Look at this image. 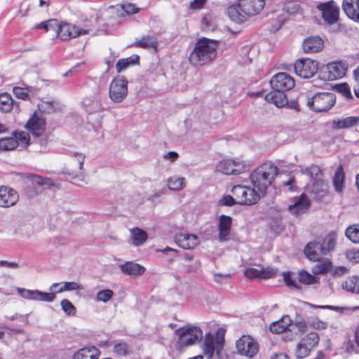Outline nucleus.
I'll use <instances>...</instances> for the list:
<instances>
[{"mask_svg": "<svg viewBox=\"0 0 359 359\" xmlns=\"http://www.w3.org/2000/svg\"><path fill=\"white\" fill-rule=\"evenodd\" d=\"M168 187L171 190H180L185 187V178L170 177L168 180Z\"/></svg>", "mask_w": 359, "mask_h": 359, "instance_id": "c03bdc74", "label": "nucleus"}, {"mask_svg": "<svg viewBox=\"0 0 359 359\" xmlns=\"http://www.w3.org/2000/svg\"><path fill=\"white\" fill-rule=\"evenodd\" d=\"M122 8L127 14H135L140 11V8L133 4H125L122 6Z\"/></svg>", "mask_w": 359, "mask_h": 359, "instance_id": "0e129e2a", "label": "nucleus"}, {"mask_svg": "<svg viewBox=\"0 0 359 359\" xmlns=\"http://www.w3.org/2000/svg\"><path fill=\"white\" fill-rule=\"evenodd\" d=\"M238 203L236 197H232L230 195L224 196L219 201V205L225 206H232L233 205Z\"/></svg>", "mask_w": 359, "mask_h": 359, "instance_id": "052dcab7", "label": "nucleus"}, {"mask_svg": "<svg viewBox=\"0 0 359 359\" xmlns=\"http://www.w3.org/2000/svg\"><path fill=\"white\" fill-rule=\"evenodd\" d=\"M83 104L87 107L86 110L90 112L97 110L100 106L97 97H93L92 100L89 97H86L83 99Z\"/></svg>", "mask_w": 359, "mask_h": 359, "instance_id": "de8ad7c7", "label": "nucleus"}, {"mask_svg": "<svg viewBox=\"0 0 359 359\" xmlns=\"http://www.w3.org/2000/svg\"><path fill=\"white\" fill-rule=\"evenodd\" d=\"M285 93V91L273 90L266 95L265 100L277 107H283L288 104V100Z\"/></svg>", "mask_w": 359, "mask_h": 359, "instance_id": "b1692460", "label": "nucleus"}, {"mask_svg": "<svg viewBox=\"0 0 359 359\" xmlns=\"http://www.w3.org/2000/svg\"><path fill=\"white\" fill-rule=\"evenodd\" d=\"M347 257L355 263L359 262V250H351L347 253Z\"/></svg>", "mask_w": 359, "mask_h": 359, "instance_id": "774afa93", "label": "nucleus"}, {"mask_svg": "<svg viewBox=\"0 0 359 359\" xmlns=\"http://www.w3.org/2000/svg\"><path fill=\"white\" fill-rule=\"evenodd\" d=\"M119 267L123 273L133 276H142L146 271L143 266L133 262H126Z\"/></svg>", "mask_w": 359, "mask_h": 359, "instance_id": "c85d7f7f", "label": "nucleus"}, {"mask_svg": "<svg viewBox=\"0 0 359 359\" xmlns=\"http://www.w3.org/2000/svg\"><path fill=\"white\" fill-rule=\"evenodd\" d=\"M294 203L288 206V211L293 215L299 217L305 213L310 207V201L306 194L294 198Z\"/></svg>", "mask_w": 359, "mask_h": 359, "instance_id": "6ab92c4d", "label": "nucleus"}, {"mask_svg": "<svg viewBox=\"0 0 359 359\" xmlns=\"http://www.w3.org/2000/svg\"><path fill=\"white\" fill-rule=\"evenodd\" d=\"M318 341L319 337L317 333H309L297 344L296 356L300 359L307 357L311 349L318 344Z\"/></svg>", "mask_w": 359, "mask_h": 359, "instance_id": "f8f14e48", "label": "nucleus"}, {"mask_svg": "<svg viewBox=\"0 0 359 359\" xmlns=\"http://www.w3.org/2000/svg\"><path fill=\"white\" fill-rule=\"evenodd\" d=\"M236 346L240 355L249 358H252L257 355L259 348L258 343L248 335H243L238 339Z\"/></svg>", "mask_w": 359, "mask_h": 359, "instance_id": "1a4fd4ad", "label": "nucleus"}, {"mask_svg": "<svg viewBox=\"0 0 359 359\" xmlns=\"http://www.w3.org/2000/svg\"><path fill=\"white\" fill-rule=\"evenodd\" d=\"M202 26H203V28L207 31H213L217 27V25H216L215 21L213 20L212 18L210 15H205L203 18Z\"/></svg>", "mask_w": 359, "mask_h": 359, "instance_id": "864d4df0", "label": "nucleus"}, {"mask_svg": "<svg viewBox=\"0 0 359 359\" xmlns=\"http://www.w3.org/2000/svg\"><path fill=\"white\" fill-rule=\"evenodd\" d=\"M158 44L157 38L154 35H147L134 42L133 46L142 48H156Z\"/></svg>", "mask_w": 359, "mask_h": 359, "instance_id": "473e14b6", "label": "nucleus"}, {"mask_svg": "<svg viewBox=\"0 0 359 359\" xmlns=\"http://www.w3.org/2000/svg\"><path fill=\"white\" fill-rule=\"evenodd\" d=\"M177 332L179 334V343L182 346L196 344L203 338V332L197 326L183 327Z\"/></svg>", "mask_w": 359, "mask_h": 359, "instance_id": "39448f33", "label": "nucleus"}, {"mask_svg": "<svg viewBox=\"0 0 359 359\" xmlns=\"http://www.w3.org/2000/svg\"><path fill=\"white\" fill-rule=\"evenodd\" d=\"M13 100L11 95L8 93L0 94V111L9 112L13 109Z\"/></svg>", "mask_w": 359, "mask_h": 359, "instance_id": "ea45409f", "label": "nucleus"}, {"mask_svg": "<svg viewBox=\"0 0 359 359\" xmlns=\"http://www.w3.org/2000/svg\"><path fill=\"white\" fill-rule=\"evenodd\" d=\"M240 6L243 8L244 13L248 18L259 13L264 8V0H238Z\"/></svg>", "mask_w": 359, "mask_h": 359, "instance_id": "aec40b11", "label": "nucleus"}, {"mask_svg": "<svg viewBox=\"0 0 359 359\" xmlns=\"http://www.w3.org/2000/svg\"><path fill=\"white\" fill-rule=\"evenodd\" d=\"M291 323L292 320L289 316H283L280 320L270 325V331L274 334H280L291 325Z\"/></svg>", "mask_w": 359, "mask_h": 359, "instance_id": "2f4dec72", "label": "nucleus"}, {"mask_svg": "<svg viewBox=\"0 0 359 359\" xmlns=\"http://www.w3.org/2000/svg\"><path fill=\"white\" fill-rule=\"evenodd\" d=\"M337 90L348 99H352L353 96L351 92V88L346 83L339 84L336 86Z\"/></svg>", "mask_w": 359, "mask_h": 359, "instance_id": "13d9d810", "label": "nucleus"}, {"mask_svg": "<svg viewBox=\"0 0 359 359\" xmlns=\"http://www.w3.org/2000/svg\"><path fill=\"white\" fill-rule=\"evenodd\" d=\"M46 121L41 109L39 111H35L25 126V128L29 131L33 136L36 137L42 135L46 130Z\"/></svg>", "mask_w": 359, "mask_h": 359, "instance_id": "9b49d317", "label": "nucleus"}, {"mask_svg": "<svg viewBox=\"0 0 359 359\" xmlns=\"http://www.w3.org/2000/svg\"><path fill=\"white\" fill-rule=\"evenodd\" d=\"M114 295V292L111 290L106 289L100 290L97 293L96 300L97 302H107Z\"/></svg>", "mask_w": 359, "mask_h": 359, "instance_id": "603ef678", "label": "nucleus"}, {"mask_svg": "<svg viewBox=\"0 0 359 359\" xmlns=\"http://www.w3.org/2000/svg\"><path fill=\"white\" fill-rule=\"evenodd\" d=\"M114 351L118 355H126L128 352V346L124 343L116 344L114 347Z\"/></svg>", "mask_w": 359, "mask_h": 359, "instance_id": "bf43d9fd", "label": "nucleus"}, {"mask_svg": "<svg viewBox=\"0 0 359 359\" xmlns=\"http://www.w3.org/2000/svg\"><path fill=\"white\" fill-rule=\"evenodd\" d=\"M218 41L208 38L199 39L189 55L191 64L202 66L212 61L217 56Z\"/></svg>", "mask_w": 359, "mask_h": 359, "instance_id": "f257e3e1", "label": "nucleus"}, {"mask_svg": "<svg viewBox=\"0 0 359 359\" xmlns=\"http://www.w3.org/2000/svg\"><path fill=\"white\" fill-rule=\"evenodd\" d=\"M273 90L288 91L295 85L292 76L285 72H280L274 75L270 81Z\"/></svg>", "mask_w": 359, "mask_h": 359, "instance_id": "2eb2a0df", "label": "nucleus"}, {"mask_svg": "<svg viewBox=\"0 0 359 359\" xmlns=\"http://www.w3.org/2000/svg\"><path fill=\"white\" fill-rule=\"evenodd\" d=\"M222 348L223 344L222 341L218 339H215L210 334H207L205 336V339L203 344V351L205 356L208 359H211L215 352L219 355Z\"/></svg>", "mask_w": 359, "mask_h": 359, "instance_id": "f3484780", "label": "nucleus"}, {"mask_svg": "<svg viewBox=\"0 0 359 359\" xmlns=\"http://www.w3.org/2000/svg\"><path fill=\"white\" fill-rule=\"evenodd\" d=\"M296 74L303 79L313 77L318 70V62L309 58H302L294 65Z\"/></svg>", "mask_w": 359, "mask_h": 359, "instance_id": "0eeeda50", "label": "nucleus"}, {"mask_svg": "<svg viewBox=\"0 0 359 359\" xmlns=\"http://www.w3.org/2000/svg\"><path fill=\"white\" fill-rule=\"evenodd\" d=\"M342 288L353 294H359V277H348L343 283Z\"/></svg>", "mask_w": 359, "mask_h": 359, "instance_id": "4c0bfd02", "label": "nucleus"}, {"mask_svg": "<svg viewBox=\"0 0 359 359\" xmlns=\"http://www.w3.org/2000/svg\"><path fill=\"white\" fill-rule=\"evenodd\" d=\"M55 32L62 41H69L71 39L89 33L88 29H81L74 25L67 22L59 24L57 20V28L55 29Z\"/></svg>", "mask_w": 359, "mask_h": 359, "instance_id": "6e6552de", "label": "nucleus"}, {"mask_svg": "<svg viewBox=\"0 0 359 359\" xmlns=\"http://www.w3.org/2000/svg\"><path fill=\"white\" fill-rule=\"evenodd\" d=\"M128 95V81L123 77L114 78L109 86V97L114 102H122Z\"/></svg>", "mask_w": 359, "mask_h": 359, "instance_id": "9d476101", "label": "nucleus"}, {"mask_svg": "<svg viewBox=\"0 0 359 359\" xmlns=\"http://www.w3.org/2000/svg\"><path fill=\"white\" fill-rule=\"evenodd\" d=\"M243 12V8L240 6L238 0L237 3L230 6L227 8V14L229 18L236 23H243L248 20V17L247 14Z\"/></svg>", "mask_w": 359, "mask_h": 359, "instance_id": "5701e85b", "label": "nucleus"}, {"mask_svg": "<svg viewBox=\"0 0 359 359\" xmlns=\"http://www.w3.org/2000/svg\"><path fill=\"white\" fill-rule=\"evenodd\" d=\"M18 294L25 299L34 301H41L45 302H53L55 298V292H46L39 290H27L18 287Z\"/></svg>", "mask_w": 359, "mask_h": 359, "instance_id": "ddd939ff", "label": "nucleus"}, {"mask_svg": "<svg viewBox=\"0 0 359 359\" xmlns=\"http://www.w3.org/2000/svg\"><path fill=\"white\" fill-rule=\"evenodd\" d=\"M18 146V142L14 136L0 138V150L9 151L15 149Z\"/></svg>", "mask_w": 359, "mask_h": 359, "instance_id": "a19ab883", "label": "nucleus"}, {"mask_svg": "<svg viewBox=\"0 0 359 359\" xmlns=\"http://www.w3.org/2000/svg\"><path fill=\"white\" fill-rule=\"evenodd\" d=\"M318 262L312 267V273L315 275L325 274L330 271L332 268V264L328 259H325Z\"/></svg>", "mask_w": 359, "mask_h": 359, "instance_id": "c9c22d12", "label": "nucleus"}, {"mask_svg": "<svg viewBox=\"0 0 359 359\" xmlns=\"http://www.w3.org/2000/svg\"><path fill=\"white\" fill-rule=\"evenodd\" d=\"M318 308H320L323 309H330L334 311H337L338 313H344L345 311H349L351 309L348 307H344V306H332V305H325V306H318Z\"/></svg>", "mask_w": 359, "mask_h": 359, "instance_id": "e2e57ef3", "label": "nucleus"}, {"mask_svg": "<svg viewBox=\"0 0 359 359\" xmlns=\"http://www.w3.org/2000/svg\"><path fill=\"white\" fill-rule=\"evenodd\" d=\"M19 201L18 192L8 187H0V206L9 208L13 206Z\"/></svg>", "mask_w": 359, "mask_h": 359, "instance_id": "a211bd4d", "label": "nucleus"}, {"mask_svg": "<svg viewBox=\"0 0 359 359\" xmlns=\"http://www.w3.org/2000/svg\"><path fill=\"white\" fill-rule=\"evenodd\" d=\"M304 173L309 175L313 180V185H322L323 184V172L319 166L316 165H312L311 167L306 168Z\"/></svg>", "mask_w": 359, "mask_h": 359, "instance_id": "f704fd0d", "label": "nucleus"}, {"mask_svg": "<svg viewBox=\"0 0 359 359\" xmlns=\"http://www.w3.org/2000/svg\"><path fill=\"white\" fill-rule=\"evenodd\" d=\"M345 174L344 172V168L341 165H340L336 170L334 173V176L333 177V185L336 191L341 192L344 189V182Z\"/></svg>", "mask_w": 359, "mask_h": 359, "instance_id": "58836bf2", "label": "nucleus"}, {"mask_svg": "<svg viewBox=\"0 0 359 359\" xmlns=\"http://www.w3.org/2000/svg\"><path fill=\"white\" fill-rule=\"evenodd\" d=\"M140 62V56L138 55H133L130 57L120 59L116 65V68L118 73L125 71L130 66L137 65Z\"/></svg>", "mask_w": 359, "mask_h": 359, "instance_id": "72a5a7b5", "label": "nucleus"}, {"mask_svg": "<svg viewBox=\"0 0 359 359\" xmlns=\"http://www.w3.org/2000/svg\"><path fill=\"white\" fill-rule=\"evenodd\" d=\"M64 286L60 287L56 292L61 293L65 291H72L80 290L82 287L76 282H64Z\"/></svg>", "mask_w": 359, "mask_h": 359, "instance_id": "4d7b16f0", "label": "nucleus"}, {"mask_svg": "<svg viewBox=\"0 0 359 359\" xmlns=\"http://www.w3.org/2000/svg\"><path fill=\"white\" fill-rule=\"evenodd\" d=\"M304 254L306 257L313 262L318 261L320 257L323 255V250L319 242L311 241L306 244L304 248Z\"/></svg>", "mask_w": 359, "mask_h": 359, "instance_id": "bb28decb", "label": "nucleus"}, {"mask_svg": "<svg viewBox=\"0 0 359 359\" xmlns=\"http://www.w3.org/2000/svg\"><path fill=\"white\" fill-rule=\"evenodd\" d=\"M260 272V278L262 279H269L271 278H274L277 273L278 269L273 267H266L262 268L259 270Z\"/></svg>", "mask_w": 359, "mask_h": 359, "instance_id": "5fc2aeb1", "label": "nucleus"}, {"mask_svg": "<svg viewBox=\"0 0 359 359\" xmlns=\"http://www.w3.org/2000/svg\"><path fill=\"white\" fill-rule=\"evenodd\" d=\"M245 165L243 162L232 159L222 160L217 165V170L225 175H238L244 172Z\"/></svg>", "mask_w": 359, "mask_h": 359, "instance_id": "dca6fc26", "label": "nucleus"}, {"mask_svg": "<svg viewBox=\"0 0 359 359\" xmlns=\"http://www.w3.org/2000/svg\"><path fill=\"white\" fill-rule=\"evenodd\" d=\"M100 351L95 346L85 347L77 351L73 359H98Z\"/></svg>", "mask_w": 359, "mask_h": 359, "instance_id": "7c9ffc66", "label": "nucleus"}, {"mask_svg": "<svg viewBox=\"0 0 359 359\" xmlns=\"http://www.w3.org/2000/svg\"><path fill=\"white\" fill-rule=\"evenodd\" d=\"M13 93L18 99H21L23 100H29V88H21V87H14L13 89Z\"/></svg>", "mask_w": 359, "mask_h": 359, "instance_id": "09e8293b", "label": "nucleus"}, {"mask_svg": "<svg viewBox=\"0 0 359 359\" xmlns=\"http://www.w3.org/2000/svg\"><path fill=\"white\" fill-rule=\"evenodd\" d=\"M346 236L354 243H359V224L348 226L345 232Z\"/></svg>", "mask_w": 359, "mask_h": 359, "instance_id": "79ce46f5", "label": "nucleus"}, {"mask_svg": "<svg viewBox=\"0 0 359 359\" xmlns=\"http://www.w3.org/2000/svg\"><path fill=\"white\" fill-rule=\"evenodd\" d=\"M245 275L250 279L260 278L259 269L255 268H248L245 271Z\"/></svg>", "mask_w": 359, "mask_h": 359, "instance_id": "680f3d73", "label": "nucleus"}, {"mask_svg": "<svg viewBox=\"0 0 359 359\" xmlns=\"http://www.w3.org/2000/svg\"><path fill=\"white\" fill-rule=\"evenodd\" d=\"M60 304L62 310L67 315L71 316L75 314L76 308L69 300L64 299L61 301Z\"/></svg>", "mask_w": 359, "mask_h": 359, "instance_id": "6e6d98bb", "label": "nucleus"}, {"mask_svg": "<svg viewBox=\"0 0 359 359\" xmlns=\"http://www.w3.org/2000/svg\"><path fill=\"white\" fill-rule=\"evenodd\" d=\"M298 278L299 281L304 285H311L319 282L318 278L310 274L305 270L299 271Z\"/></svg>", "mask_w": 359, "mask_h": 359, "instance_id": "37998d69", "label": "nucleus"}, {"mask_svg": "<svg viewBox=\"0 0 359 359\" xmlns=\"http://www.w3.org/2000/svg\"><path fill=\"white\" fill-rule=\"evenodd\" d=\"M345 65L339 62H332L323 66L319 71V76L325 81H334L342 78L346 74Z\"/></svg>", "mask_w": 359, "mask_h": 359, "instance_id": "423d86ee", "label": "nucleus"}, {"mask_svg": "<svg viewBox=\"0 0 359 359\" xmlns=\"http://www.w3.org/2000/svg\"><path fill=\"white\" fill-rule=\"evenodd\" d=\"M322 12V18L329 25H334L339 20V9L334 1L322 3L317 6Z\"/></svg>", "mask_w": 359, "mask_h": 359, "instance_id": "4468645a", "label": "nucleus"}, {"mask_svg": "<svg viewBox=\"0 0 359 359\" xmlns=\"http://www.w3.org/2000/svg\"><path fill=\"white\" fill-rule=\"evenodd\" d=\"M132 243L135 246L142 245L147 239L148 236L145 231L140 228H133L130 231Z\"/></svg>", "mask_w": 359, "mask_h": 359, "instance_id": "e433bc0d", "label": "nucleus"}, {"mask_svg": "<svg viewBox=\"0 0 359 359\" xmlns=\"http://www.w3.org/2000/svg\"><path fill=\"white\" fill-rule=\"evenodd\" d=\"M342 9L348 18L359 22V0H343Z\"/></svg>", "mask_w": 359, "mask_h": 359, "instance_id": "4be33fe9", "label": "nucleus"}, {"mask_svg": "<svg viewBox=\"0 0 359 359\" xmlns=\"http://www.w3.org/2000/svg\"><path fill=\"white\" fill-rule=\"evenodd\" d=\"M41 107L43 111H46L48 113L60 110L61 108L60 104L54 100L43 102Z\"/></svg>", "mask_w": 359, "mask_h": 359, "instance_id": "3c124183", "label": "nucleus"}, {"mask_svg": "<svg viewBox=\"0 0 359 359\" xmlns=\"http://www.w3.org/2000/svg\"><path fill=\"white\" fill-rule=\"evenodd\" d=\"M359 126V116H348L342 119H334L333 129H346Z\"/></svg>", "mask_w": 359, "mask_h": 359, "instance_id": "c756f323", "label": "nucleus"}, {"mask_svg": "<svg viewBox=\"0 0 359 359\" xmlns=\"http://www.w3.org/2000/svg\"><path fill=\"white\" fill-rule=\"evenodd\" d=\"M336 102V95L332 93H318L308 98L307 106L314 111L321 112L330 110Z\"/></svg>", "mask_w": 359, "mask_h": 359, "instance_id": "20e7f679", "label": "nucleus"}, {"mask_svg": "<svg viewBox=\"0 0 359 359\" xmlns=\"http://www.w3.org/2000/svg\"><path fill=\"white\" fill-rule=\"evenodd\" d=\"M337 242V234L334 231L330 232L320 243L323 255H327L334 250Z\"/></svg>", "mask_w": 359, "mask_h": 359, "instance_id": "cd10ccee", "label": "nucleus"}, {"mask_svg": "<svg viewBox=\"0 0 359 359\" xmlns=\"http://www.w3.org/2000/svg\"><path fill=\"white\" fill-rule=\"evenodd\" d=\"M255 189V187L251 188L238 184L232 188L231 192L236 197L238 204L251 205L257 203L262 196Z\"/></svg>", "mask_w": 359, "mask_h": 359, "instance_id": "7ed1b4c3", "label": "nucleus"}, {"mask_svg": "<svg viewBox=\"0 0 359 359\" xmlns=\"http://www.w3.org/2000/svg\"><path fill=\"white\" fill-rule=\"evenodd\" d=\"M278 172V167L274 163L269 161L253 170L250 175V180L253 187L264 196L266 193L268 187L271 185Z\"/></svg>", "mask_w": 359, "mask_h": 359, "instance_id": "f03ea898", "label": "nucleus"}, {"mask_svg": "<svg viewBox=\"0 0 359 359\" xmlns=\"http://www.w3.org/2000/svg\"><path fill=\"white\" fill-rule=\"evenodd\" d=\"M324 46L323 41L319 36H311L306 39L302 48L306 53H314L320 51Z\"/></svg>", "mask_w": 359, "mask_h": 359, "instance_id": "393cba45", "label": "nucleus"}, {"mask_svg": "<svg viewBox=\"0 0 359 359\" xmlns=\"http://www.w3.org/2000/svg\"><path fill=\"white\" fill-rule=\"evenodd\" d=\"M175 239L176 243L184 249H192L198 243V237L194 234L180 233Z\"/></svg>", "mask_w": 359, "mask_h": 359, "instance_id": "412c9836", "label": "nucleus"}, {"mask_svg": "<svg viewBox=\"0 0 359 359\" xmlns=\"http://www.w3.org/2000/svg\"><path fill=\"white\" fill-rule=\"evenodd\" d=\"M13 135L18 140V144L20 143L25 144L26 147L29 144L30 136L28 133L25 131H14Z\"/></svg>", "mask_w": 359, "mask_h": 359, "instance_id": "49530a36", "label": "nucleus"}, {"mask_svg": "<svg viewBox=\"0 0 359 359\" xmlns=\"http://www.w3.org/2000/svg\"><path fill=\"white\" fill-rule=\"evenodd\" d=\"M284 281L287 286L296 287V281L291 278V273L290 271H285L283 273Z\"/></svg>", "mask_w": 359, "mask_h": 359, "instance_id": "338daca9", "label": "nucleus"}, {"mask_svg": "<svg viewBox=\"0 0 359 359\" xmlns=\"http://www.w3.org/2000/svg\"><path fill=\"white\" fill-rule=\"evenodd\" d=\"M36 29H43L46 32L50 29H53L57 28V20L56 19H50L46 21L41 22L37 24L35 26Z\"/></svg>", "mask_w": 359, "mask_h": 359, "instance_id": "8fccbe9b", "label": "nucleus"}, {"mask_svg": "<svg viewBox=\"0 0 359 359\" xmlns=\"http://www.w3.org/2000/svg\"><path fill=\"white\" fill-rule=\"evenodd\" d=\"M232 224V218L226 215H221L219 217V235L218 238L220 241L228 240V236L230 234Z\"/></svg>", "mask_w": 359, "mask_h": 359, "instance_id": "a878e982", "label": "nucleus"}, {"mask_svg": "<svg viewBox=\"0 0 359 359\" xmlns=\"http://www.w3.org/2000/svg\"><path fill=\"white\" fill-rule=\"evenodd\" d=\"M32 182L40 186L44 185L47 187H59V185L56 184L50 178L48 177H43L39 175H34L32 177Z\"/></svg>", "mask_w": 359, "mask_h": 359, "instance_id": "a18cd8bd", "label": "nucleus"}, {"mask_svg": "<svg viewBox=\"0 0 359 359\" xmlns=\"http://www.w3.org/2000/svg\"><path fill=\"white\" fill-rule=\"evenodd\" d=\"M287 19V15L285 13H283L280 14L277 17V24H273V28L275 30H278L281 26L283 25V23L286 21Z\"/></svg>", "mask_w": 359, "mask_h": 359, "instance_id": "69168bd1", "label": "nucleus"}]
</instances>
